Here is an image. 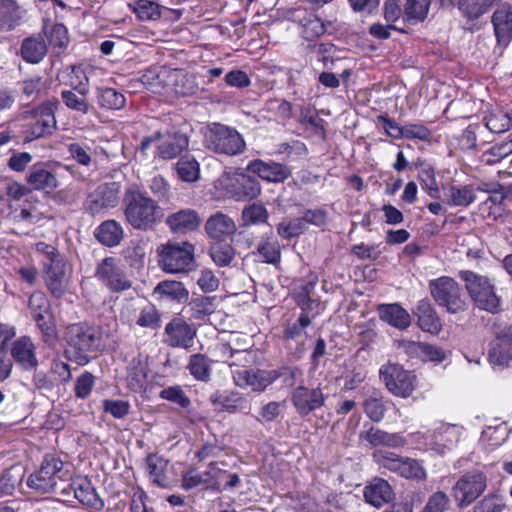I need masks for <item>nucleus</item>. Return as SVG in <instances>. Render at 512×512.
<instances>
[{"label":"nucleus","mask_w":512,"mask_h":512,"mask_svg":"<svg viewBox=\"0 0 512 512\" xmlns=\"http://www.w3.org/2000/svg\"><path fill=\"white\" fill-rule=\"evenodd\" d=\"M124 205L125 219L136 230H153L163 216L161 207L157 202L136 186H130L126 189Z\"/></svg>","instance_id":"1"},{"label":"nucleus","mask_w":512,"mask_h":512,"mask_svg":"<svg viewBox=\"0 0 512 512\" xmlns=\"http://www.w3.org/2000/svg\"><path fill=\"white\" fill-rule=\"evenodd\" d=\"M64 337L69 359L81 366L89 363L90 357L88 354L97 350L101 343L99 331L86 323H76L68 326Z\"/></svg>","instance_id":"2"},{"label":"nucleus","mask_w":512,"mask_h":512,"mask_svg":"<svg viewBox=\"0 0 512 512\" xmlns=\"http://www.w3.org/2000/svg\"><path fill=\"white\" fill-rule=\"evenodd\" d=\"M68 466L58 457L47 455L40 469L28 477L27 485L39 494L57 492L58 481L64 482L71 477Z\"/></svg>","instance_id":"3"},{"label":"nucleus","mask_w":512,"mask_h":512,"mask_svg":"<svg viewBox=\"0 0 512 512\" xmlns=\"http://www.w3.org/2000/svg\"><path fill=\"white\" fill-rule=\"evenodd\" d=\"M158 263L168 273H186L194 265V246L188 242L166 243L157 248Z\"/></svg>","instance_id":"4"},{"label":"nucleus","mask_w":512,"mask_h":512,"mask_svg":"<svg viewBox=\"0 0 512 512\" xmlns=\"http://www.w3.org/2000/svg\"><path fill=\"white\" fill-rule=\"evenodd\" d=\"M459 275L465 281L466 289L478 308L491 313L498 312L500 299L487 277L469 270L460 271Z\"/></svg>","instance_id":"5"},{"label":"nucleus","mask_w":512,"mask_h":512,"mask_svg":"<svg viewBox=\"0 0 512 512\" xmlns=\"http://www.w3.org/2000/svg\"><path fill=\"white\" fill-rule=\"evenodd\" d=\"M207 147L217 154L236 156L246 149L243 136L235 129L215 123L206 136Z\"/></svg>","instance_id":"6"},{"label":"nucleus","mask_w":512,"mask_h":512,"mask_svg":"<svg viewBox=\"0 0 512 512\" xmlns=\"http://www.w3.org/2000/svg\"><path fill=\"white\" fill-rule=\"evenodd\" d=\"M374 461L383 468L397 473L401 477L412 480H424L426 471L415 459L402 457L386 450H376L373 453Z\"/></svg>","instance_id":"7"},{"label":"nucleus","mask_w":512,"mask_h":512,"mask_svg":"<svg viewBox=\"0 0 512 512\" xmlns=\"http://www.w3.org/2000/svg\"><path fill=\"white\" fill-rule=\"evenodd\" d=\"M487 476L480 470L464 473L452 487V496L460 508L471 505L487 488Z\"/></svg>","instance_id":"8"},{"label":"nucleus","mask_w":512,"mask_h":512,"mask_svg":"<svg viewBox=\"0 0 512 512\" xmlns=\"http://www.w3.org/2000/svg\"><path fill=\"white\" fill-rule=\"evenodd\" d=\"M431 296L435 302L443 306L450 313H458L465 309L466 303L462 297L458 283L448 276L431 280L429 282Z\"/></svg>","instance_id":"9"},{"label":"nucleus","mask_w":512,"mask_h":512,"mask_svg":"<svg viewBox=\"0 0 512 512\" xmlns=\"http://www.w3.org/2000/svg\"><path fill=\"white\" fill-rule=\"evenodd\" d=\"M95 277L112 292H122L132 286L119 261L113 257L104 258L95 269Z\"/></svg>","instance_id":"10"},{"label":"nucleus","mask_w":512,"mask_h":512,"mask_svg":"<svg viewBox=\"0 0 512 512\" xmlns=\"http://www.w3.org/2000/svg\"><path fill=\"white\" fill-rule=\"evenodd\" d=\"M386 388L395 396L408 398L416 387V377L397 364H388L380 368Z\"/></svg>","instance_id":"11"},{"label":"nucleus","mask_w":512,"mask_h":512,"mask_svg":"<svg viewBox=\"0 0 512 512\" xmlns=\"http://www.w3.org/2000/svg\"><path fill=\"white\" fill-rule=\"evenodd\" d=\"M325 400L326 396L320 387L310 389L306 387L304 383L294 388L291 395L293 406L296 412L302 417L321 408Z\"/></svg>","instance_id":"12"},{"label":"nucleus","mask_w":512,"mask_h":512,"mask_svg":"<svg viewBox=\"0 0 512 512\" xmlns=\"http://www.w3.org/2000/svg\"><path fill=\"white\" fill-rule=\"evenodd\" d=\"M45 269V281L49 292L55 298H61L70 282V267L66 261L54 260L53 263H43Z\"/></svg>","instance_id":"13"},{"label":"nucleus","mask_w":512,"mask_h":512,"mask_svg":"<svg viewBox=\"0 0 512 512\" xmlns=\"http://www.w3.org/2000/svg\"><path fill=\"white\" fill-rule=\"evenodd\" d=\"M164 342L170 347L190 349L193 346L196 330L181 317H174L165 326Z\"/></svg>","instance_id":"14"},{"label":"nucleus","mask_w":512,"mask_h":512,"mask_svg":"<svg viewBox=\"0 0 512 512\" xmlns=\"http://www.w3.org/2000/svg\"><path fill=\"white\" fill-rule=\"evenodd\" d=\"M120 186L116 182L99 185L88 195L86 206L92 214H98L105 209L113 208L119 201Z\"/></svg>","instance_id":"15"},{"label":"nucleus","mask_w":512,"mask_h":512,"mask_svg":"<svg viewBox=\"0 0 512 512\" xmlns=\"http://www.w3.org/2000/svg\"><path fill=\"white\" fill-rule=\"evenodd\" d=\"M497 46L506 48L512 41V5L500 4L491 16Z\"/></svg>","instance_id":"16"},{"label":"nucleus","mask_w":512,"mask_h":512,"mask_svg":"<svg viewBox=\"0 0 512 512\" xmlns=\"http://www.w3.org/2000/svg\"><path fill=\"white\" fill-rule=\"evenodd\" d=\"M10 353L12 360L23 370H36L39 362L36 346L29 336H21L11 343Z\"/></svg>","instance_id":"17"},{"label":"nucleus","mask_w":512,"mask_h":512,"mask_svg":"<svg viewBox=\"0 0 512 512\" xmlns=\"http://www.w3.org/2000/svg\"><path fill=\"white\" fill-rule=\"evenodd\" d=\"M247 169L271 183L284 182L291 176V170L287 165L275 161L252 160L247 165Z\"/></svg>","instance_id":"18"},{"label":"nucleus","mask_w":512,"mask_h":512,"mask_svg":"<svg viewBox=\"0 0 512 512\" xmlns=\"http://www.w3.org/2000/svg\"><path fill=\"white\" fill-rule=\"evenodd\" d=\"M227 187L237 201L252 200L261 193V185L257 178L245 173H236L229 177Z\"/></svg>","instance_id":"19"},{"label":"nucleus","mask_w":512,"mask_h":512,"mask_svg":"<svg viewBox=\"0 0 512 512\" xmlns=\"http://www.w3.org/2000/svg\"><path fill=\"white\" fill-rule=\"evenodd\" d=\"M365 502L375 508H381L395 498L392 486L383 478H373L363 489Z\"/></svg>","instance_id":"20"},{"label":"nucleus","mask_w":512,"mask_h":512,"mask_svg":"<svg viewBox=\"0 0 512 512\" xmlns=\"http://www.w3.org/2000/svg\"><path fill=\"white\" fill-rule=\"evenodd\" d=\"M207 236L215 241L224 242L237 231L235 221L222 212L212 214L205 223Z\"/></svg>","instance_id":"21"},{"label":"nucleus","mask_w":512,"mask_h":512,"mask_svg":"<svg viewBox=\"0 0 512 512\" xmlns=\"http://www.w3.org/2000/svg\"><path fill=\"white\" fill-rule=\"evenodd\" d=\"M235 385L240 388H251L253 391L262 392L271 382L270 370L239 369L233 372Z\"/></svg>","instance_id":"22"},{"label":"nucleus","mask_w":512,"mask_h":512,"mask_svg":"<svg viewBox=\"0 0 512 512\" xmlns=\"http://www.w3.org/2000/svg\"><path fill=\"white\" fill-rule=\"evenodd\" d=\"M27 183L32 189L51 193L58 186L56 175L44 163L34 164L27 174Z\"/></svg>","instance_id":"23"},{"label":"nucleus","mask_w":512,"mask_h":512,"mask_svg":"<svg viewBox=\"0 0 512 512\" xmlns=\"http://www.w3.org/2000/svg\"><path fill=\"white\" fill-rule=\"evenodd\" d=\"M201 223L199 214L193 209H182L170 214L166 224L174 233H187L196 230Z\"/></svg>","instance_id":"24"},{"label":"nucleus","mask_w":512,"mask_h":512,"mask_svg":"<svg viewBox=\"0 0 512 512\" xmlns=\"http://www.w3.org/2000/svg\"><path fill=\"white\" fill-rule=\"evenodd\" d=\"M312 318L313 316L310 317L307 313H301L298 319L289 324L284 331L289 346L291 341H295L299 345L295 350L297 358H300L305 351L304 342L308 336L306 329L310 326Z\"/></svg>","instance_id":"25"},{"label":"nucleus","mask_w":512,"mask_h":512,"mask_svg":"<svg viewBox=\"0 0 512 512\" xmlns=\"http://www.w3.org/2000/svg\"><path fill=\"white\" fill-rule=\"evenodd\" d=\"M72 489H74V498L82 504L97 510L104 507V502L87 477H76L72 479Z\"/></svg>","instance_id":"26"},{"label":"nucleus","mask_w":512,"mask_h":512,"mask_svg":"<svg viewBox=\"0 0 512 512\" xmlns=\"http://www.w3.org/2000/svg\"><path fill=\"white\" fill-rule=\"evenodd\" d=\"M378 314L381 320L400 330L411 324L410 314L398 303L379 305Z\"/></svg>","instance_id":"27"},{"label":"nucleus","mask_w":512,"mask_h":512,"mask_svg":"<svg viewBox=\"0 0 512 512\" xmlns=\"http://www.w3.org/2000/svg\"><path fill=\"white\" fill-rule=\"evenodd\" d=\"M489 360L493 365L509 366L512 361V333L503 334L491 343Z\"/></svg>","instance_id":"28"},{"label":"nucleus","mask_w":512,"mask_h":512,"mask_svg":"<svg viewBox=\"0 0 512 512\" xmlns=\"http://www.w3.org/2000/svg\"><path fill=\"white\" fill-rule=\"evenodd\" d=\"M209 401L216 410L234 413L246 408V401L238 393L232 391H215Z\"/></svg>","instance_id":"29"},{"label":"nucleus","mask_w":512,"mask_h":512,"mask_svg":"<svg viewBox=\"0 0 512 512\" xmlns=\"http://www.w3.org/2000/svg\"><path fill=\"white\" fill-rule=\"evenodd\" d=\"M415 314L418 318V324L423 331L436 334L441 330L440 319L429 300H420Z\"/></svg>","instance_id":"30"},{"label":"nucleus","mask_w":512,"mask_h":512,"mask_svg":"<svg viewBox=\"0 0 512 512\" xmlns=\"http://www.w3.org/2000/svg\"><path fill=\"white\" fill-rule=\"evenodd\" d=\"M23 10L17 0H0V31H11L20 24Z\"/></svg>","instance_id":"31"},{"label":"nucleus","mask_w":512,"mask_h":512,"mask_svg":"<svg viewBox=\"0 0 512 512\" xmlns=\"http://www.w3.org/2000/svg\"><path fill=\"white\" fill-rule=\"evenodd\" d=\"M188 147V138L181 133H173L163 138L157 147L162 159H173Z\"/></svg>","instance_id":"32"},{"label":"nucleus","mask_w":512,"mask_h":512,"mask_svg":"<svg viewBox=\"0 0 512 512\" xmlns=\"http://www.w3.org/2000/svg\"><path fill=\"white\" fill-rule=\"evenodd\" d=\"M58 106L59 102L56 99L48 100L31 110L30 114L35 118V123L44 128V130L53 133L56 129L55 112Z\"/></svg>","instance_id":"33"},{"label":"nucleus","mask_w":512,"mask_h":512,"mask_svg":"<svg viewBox=\"0 0 512 512\" xmlns=\"http://www.w3.org/2000/svg\"><path fill=\"white\" fill-rule=\"evenodd\" d=\"M154 294L177 303H185L189 299V291L184 284L174 280L159 282L154 288Z\"/></svg>","instance_id":"34"},{"label":"nucleus","mask_w":512,"mask_h":512,"mask_svg":"<svg viewBox=\"0 0 512 512\" xmlns=\"http://www.w3.org/2000/svg\"><path fill=\"white\" fill-rule=\"evenodd\" d=\"M271 382L279 380L282 387L293 388L304 383V372L299 366H281L270 370Z\"/></svg>","instance_id":"35"},{"label":"nucleus","mask_w":512,"mask_h":512,"mask_svg":"<svg viewBox=\"0 0 512 512\" xmlns=\"http://www.w3.org/2000/svg\"><path fill=\"white\" fill-rule=\"evenodd\" d=\"M213 363L214 361L205 354L196 353L189 357L186 368L195 380L209 382Z\"/></svg>","instance_id":"36"},{"label":"nucleus","mask_w":512,"mask_h":512,"mask_svg":"<svg viewBox=\"0 0 512 512\" xmlns=\"http://www.w3.org/2000/svg\"><path fill=\"white\" fill-rule=\"evenodd\" d=\"M447 203L456 207H467L476 200V194L470 185H450L445 189Z\"/></svg>","instance_id":"37"},{"label":"nucleus","mask_w":512,"mask_h":512,"mask_svg":"<svg viewBox=\"0 0 512 512\" xmlns=\"http://www.w3.org/2000/svg\"><path fill=\"white\" fill-rule=\"evenodd\" d=\"M372 446H387L392 448L403 447L406 440L398 433H388L371 427L363 436Z\"/></svg>","instance_id":"38"},{"label":"nucleus","mask_w":512,"mask_h":512,"mask_svg":"<svg viewBox=\"0 0 512 512\" xmlns=\"http://www.w3.org/2000/svg\"><path fill=\"white\" fill-rule=\"evenodd\" d=\"M97 240L105 246H117L123 238V228L115 220L104 221L95 231Z\"/></svg>","instance_id":"39"},{"label":"nucleus","mask_w":512,"mask_h":512,"mask_svg":"<svg viewBox=\"0 0 512 512\" xmlns=\"http://www.w3.org/2000/svg\"><path fill=\"white\" fill-rule=\"evenodd\" d=\"M47 54V46L43 39L30 37L25 39L21 45L23 59L32 64L41 62Z\"/></svg>","instance_id":"40"},{"label":"nucleus","mask_w":512,"mask_h":512,"mask_svg":"<svg viewBox=\"0 0 512 512\" xmlns=\"http://www.w3.org/2000/svg\"><path fill=\"white\" fill-rule=\"evenodd\" d=\"M217 306V298L215 296H197L188 304L190 318L195 320H203L205 317L214 313Z\"/></svg>","instance_id":"41"},{"label":"nucleus","mask_w":512,"mask_h":512,"mask_svg":"<svg viewBox=\"0 0 512 512\" xmlns=\"http://www.w3.org/2000/svg\"><path fill=\"white\" fill-rule=\"evenodd\" d=\"M431 0H406L404 5V19L409 24L415 25L423 22L429 13Z\"/></svg>","instance_id":"42"},{"label":"nucleus","mask_w":512,"mask_h":512,"mask_svg":"<svg viewBox=\"0 0 512 512\" xmlns=\"http://www.w3.org/2000/svg\"><path fill=\"white\" fill-rule=\"evenodd\" d=\"M462 427L454 424L438 423L434 428V438L437 443L447 448L454 447L460 439Z\"/></svg>","instance_id":"43"},{"label":"nucleus","mask_w":512,"mask_h":512,"mask_svg":"<svg viewBox=\"0 0 512 512\" xmlns=\"http://www.w3.org/2000/svg\"><path fill=\"white\" fill-rule=\"evenodd\" d=\"M87 95L88 94L77 92L73 88L61 91V99L65 106L82 115L88 114L90 110L93 109V106L87 99Z\"/></svg>","instance_id":"44"},{"label":"nucleus","mask_w":512,"mask_h":512,"mask_svg":"<svg viewBox=\"0 0 512 512\" xmlns=\"http://www.w3.org/2000/svg\"><path fill=\"white\" fill-rule=\"evenodd\" d=\"M17 86L21 98L33 102L40 98L45 82L41 76L35 75L18 82Z\"/></svg>","instance_id":"45"},{"label":"nucleus","mask_w":512,"mask_h":512,"mask_svg":"<svg viewBox=\"0 0 512 512\" xmlns=\"http://www.w3.org/2000/svg\"><path fill=\"white\" fill-rule=\"evenodd\" d=\"M366 377L367 371L362 365L350 362L346 365V370L341 376L344 381L342 390L351 391L358 388Z\"/></svg>","instance_id":"46"},{"label":"nucleus","mask_w":512,"mask_h":512,"mask_svg":"<svg viewBox=\"0 0 512 512\" xmlns=\"http://www.w3.org/2000/svg\"><path fill=\"white\" fill-rule=\"evenodd\" d=\"M97 102L102 108L118 110L124 107L126 99L114 88L106 87L97 89Z\"/></svg>","instance_id":"47"},{"label":"nucleus","mask_w":512,"mask_h":512,"mask_svg":"<svg viewBox=\"0 0 512 512\" xmlns=\"http://www.w3.org/2000/svg\"><path fill=\"white\" fill-rule=\"evenodd\" d=\"M269 213L264 205L252 203L245 206L241 213L243 226L261 225L267 223Z\"/></svg>","instance_id":"48"},{"label":"nucleus","mask_w":512,"mask_h":512,"mask_svg":"<svg viewBox=\"0 0 512 512\" xmlns=\"http://www.w3.org/2000/svg\"><path fill=\"white\" fill-rule=\"evenodd\" d=\"M209 254L217 266L226 267L235 259L236 251L231 244L217 241L210 246Z\"/></svg>","instance_id":"49"},{"label":"nucleus","mask_w":512,"mask_h":512,"mask_svg":"<svg viewBox=\"0 0 512 512\" xmlns=\"http://www.w3.org/2000/svg\"><path fill=\"white\" fill-rule=\"evenodd\" d=\"M363 409L367 417L373 422H380L385 415L386 407L383 396L379 392L372 394L363 402Z\"/></svg>","instance_id":"50"},{"label":"nucleus","mask_w":512,"mask_h":512,"mask_svg":"<svg viewBox=\"0 0 512 512\" xmlns=\"http://www.w3.org/2000/svg\"><path fill=\"white\" fill-rule=\"evenodd\" d=\"M485 126L492 133H503L508 131L512 127V118L511 116L501 110L495 109L489 113L485 118Z\"/></svg>","instance_id":"51"},{"label":"nucleus","mask_w":512,"mask_h":512,"mask_svg":"<svg viewBox=\"0 0 512 512\" xmlns=\"http://www.w3.org/2000/svg\"><path fill=\"white\" fill-rule=\"evenodd\" d=\"M135 324L141 328L157 330L161 327V316L154 305H146L139 310Z\"/></svg>","instance_id":"52"},{"label":"nucleus","mask_w":512,"mask_h":512,"mask_svg":"<svg viewBox=\"0 0 512 512\" xmlns=\"http://www.w3.org/2000/svg\"><path fill=\"white\" fill-rule=\"evenodd\" d=\"M23 476V471L18 466L5 470L0 477V493L2 495H12L15 488L22 482Z\"/></svg>","instance_id":"53"},{"label":"nucleus","mask_w":512,"mask_h":512,"mask_svg":"<svg viewBox=\"0 0 512 512\" xmlns=\"http://www.w3.org/2000/svg\"><path fill=\"white\" fill-rule=\"evenodd\" d=\"M37 315L38 316L33 318V320L36 322V325L41 332L43 342L48 346L54 345L57 341V329L52 315L50 313L46 315Z\"/></svg>","instance_id":"54"},{"label":"nucleus","mask_w":512,"mask_h":512,"mask_svg":"<svg viewBox=\"0 0 512 512\" xmlns=\"http://www.w3.org/2000/svg\"><path fill=\"white\" fill-rule=\"evenodd\" d=\"M176 169L179 177L185 182H194L199 179V164L194 158H181L176 164Z\"/></svg>","instance_id":"55"},{"label":"nucleus","mask_w":512,"mask_h":512,"mask_svg":"<svg viewBox=\"0 0 512 512\" xmlns=\"http://www.w3.org/2000/svg\"><path fill=\"white\" fill-rule=\"evenodd\" d=\"M257 254L263 262L277 264L281 259L279 243L276 240L266 239L257 246Z\"/></svg>","instance_id":"56"},{"label":"nucleus","mask_w":512,"mask_h":512,"mask_svg":"<svg viewBox=\"0 0 512 512\" xmlns=\"http://www.w3.org/2000/svg\"><path fill=\"white\" fill-rule=\"evenodd\" d=\"M146 371L145 368L141 365L140 361L135 362L133 360L130 364L127 382L130 389L136 392H140L144 389L146 384Z\"/></svg>","instance_id":"57"},{"label":"nucleus","mask_w":512,"mask_h":512,"mask_svg":"<svg viewBox=\"0 0 512 512\" xmlns=\"http://www.w3.org/2000/svg\"><path fill=\"white\" fill-rule=\"evenodd\" d=\"M511 153L512 138L507 141L495 144L489 150L483 153L482 158L486 164L492 165L509 156Z\"/></svg>","instance_id":"58"},{"label":"nucleus","mask_w":512,"mask_h":512,"mask_svg":"<svg viewBox=\"0 0 512 512\" xmlns=\"http://www.w3.org/2000/svg\"><path fill=\"white\" fill-rule=\"evenodd\" d=\"M28 309L32 318H36L38 315H46L50 313V302L42 291L33 292L28 299Z\"/></svg>","instance_id":"59"},{"label":"nucleus","mask_w":512,"mask_h":512,"mask_svg":"<svg viewBox=\"0 0 512 512\" xmlns=\"http://www.w3.org/2000/svg\"><path fill=\"white\" fill-rule=\"evenodd\" d=\"M146 465L152 481L158 485H164V470L166 467L165 461L157 455L150 454L146 458Z\"/></svg>","instance_id":"60"},{"label":"nucleus","mask_w":512,"mask_h":512,"mask_svg":"<svg viewBox=\"0 0 512 512\" xmlns=\"http://www.w3.org/2000/svg\"><path fill=\"white\" fill-rule=\"evenodd\" d=\"M422 188L432 198H437L439 194V188L436 181L434 169L431 166H425L419 171L418 176Z\"/></svg>","instance_id":"61"},{"label":"nucleus","mask_w":512,"mask_h":512,"mask_svg":"<svg viewBox=\"0 0 512 512\" xmlns=\"http://www.w3.org/2000/svg\"><path fill=\"white\" fill-rule=\"evenodd\" d=\"M159 397L161 399L173 402L181 408H187L191 404L189 397L184 393L179 385L169 386L161 390Z\"/></svg>","instance_id":"62"},{"label":"nucleus","mask_w":512,"mask_h":512,"mask_svg":"<svg viewBox=\"0 0 512 512\" xmlns=\"http://www.w3.org/2000/svg\"><path fill=\"white\" fill-rule=\"evenodd\" d=\"M133 11L137 14L138 18L143 21L155 20L161 16L159 5L148 0L137 1Z\"/></svg>","instance_id":"63"},{"label":"nucleus","mask_w":512,"mask_h":512,"mask_svg":"<svg viewBox=\"0 0 512 512\" xmlns=\"http://www.w3.org/2000/svg\"><path fill=\"white\" fill-rule=\"evenodd\" d=\"M506 505L501 497L488 494L473 508V512H503Z\"/></svg>","instance_id":"64"}]
</instances>
